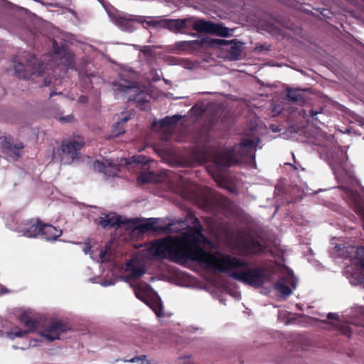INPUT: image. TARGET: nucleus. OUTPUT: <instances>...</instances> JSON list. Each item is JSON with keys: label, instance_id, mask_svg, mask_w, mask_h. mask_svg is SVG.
<instances>
[{"label": "nucleus", "instance_id": "41", "mask_svg": "<svg viewBox=\"0 0 364 364\" xmlns=\"http://www.w3.org/2000/svg\"><path fill=\"white\" fill-rule=\"evenodd\" d=\"M3 290H4V288H1V291H0V294H2V293H4V292Z\"/></svg>", "mask_w": 364, "mask_h": 364}, {"label": "nucleus", "instance_id": "30", "mask_svg": "<svg viewBox=\"0 0 364 364\" xmlns=\"http://www.w3.org/2000/svg\"><path fill=\"white\" fill-rule=\"evenodd\" d=\"M58 119L63 123L72 122L74 120V116L73 114H69L66 117H60Z\"/></svg>", "mask_w": 364, "mask_h": 364}, {"label": "nucleus", "instance_id": "12", "mask_svg": "<svg viewBox=\"0 0 364 364\" xmlns=\"http://www.w3.org/2000/svg\"><path fill=\"white\" fill-rule=\"evenodd\" d=\"M93 166L95 171L103 173L107 177L116 176L119 171L117 164L109 159H104L102 161H97Z\"/></svg>", "mask_w": 364, "mask_h": 364}, {"label": "nucleus", "instance_id": "28", "mask_svg": "<svg viewBox=\"0 0 364 364\" xmlns=\"http://www.w3.org/2000/svg\"><path fill=\"white\" fill-rule=\"evenodd\" d=\"M23 148V146L21 143H19L14 146L10 145L9 146H8L9 151H11L12 154H14L16 156H20V150Z\"/></svg>", "mask_w": 364, "mask_h": 364}, {"label": "nucleus", "instance_id": "42", "mask_svg": "<svg viewBox=\"0 0 364 364\" xmlns=\"http://www.w3.org/2000/svg\"><path fill=\"white\" fill-rule=\"evenodd\" d=\"M316 113H314V112H311V116H314Z\"/></svg>", "mask_w": 364, "mask_h": 364}, {"label": "nucleus", "instance_id": "25", "mask_svg": "<svg viewBox=\"0 0 364 364\" xmlns=\"http://www.w3.org/2000/svg\"><path fill=\"white\" fill-rule=\"evenodd\" d=\"M129 362L139 363V364H157L156 363H153L151 360H148L146 355L133 358L129 360Z\"/></svg>", "mask_w": 364, "mask_h": 364}, {"label": "nucleus", "instance_id": "20", "mask_svg": "<svg viewBox=\"0 0 364 364\" xmlns=\"http://www.w3.org/2000/svg\"><path fill=\"white\" fill-rule=\"evenodd\" d=\"M130 119L131 114H127L125 117H122L119 122L116 123V124L113 127V135L114 136L123 134L125 132L124 124Z\"/></svg>", "mask_w": 364, "mask_h": 364}, {"label": "nucleus", "instance_id": "34", "mask_svg": "<svg viewBox=\"0 0 364 364\" xmlns=\"http://www.w3.org/2000/svg\"><path fill=\"white\" fill-rule=\"evenodd\" d=\"M87 97L82 95L78 98V102L80 103H85L87 102Z\"/></svg>", "mask_w": 364, "mask_h": 364}, {"label": "nucleus", "instance_id": "10", "mask_svg": "<svg viewBox=\"0 0 364 364\" xmlns=\"http://www.w3.org/2000/svg\"><path fill=\"white\" fill-rule=\"evenodd\" d=\"M82 144L75 140L68 141L63 144L61 147V161L64 164H70L77 156Z\"/></svg>", "mask_w": 364, "mask_h": 364}, {"label": "nucleus", "instance_id": "23", "mask_svg": "<svg viewBox=\"0 0 364 364\" xmlns=\"http://www.w3.org/2000/svg\"><path fill=\"white\" fill-rule=\"evenodd\" d=\"M157 219L149 218L146 223L139 226V229L141 232H144L150 230H156V223Z\"/></svg>", "mask_w": 364, "mask_h": 364}, {"label": "nucleus", "instance_id": "2", "mask_svg": "<svg viewBox=\"0 0 364 364\" xmlns=\"http://www.w3.org/2000/svg\"><path fill=\"white\" fill-rule=\"evenodd\" d=\"M124 269L127 274L122 277V279L133 288L136 297L150 306L158 317L162 316L161 300L158 296L152 297L151 287L146 283H134V280L144 274L146 269L144 264L139 259L133 258L125 264Z\"/></svg>", "mask_w": 364, "mask_h": 364}, {"label": "nucleus", "instance_id": "13", "mask_svg": "<svg viewBox=\"0 0 364 364\" xmlns=\"http://www.w3.org/2000/svg\"><path fill=\"white\" fill-rule=\"evenodd\" d=\"M263 251V245L257 239L247 237L241 244V252L244 255L258 254Z\"/></svg>", "mask_w": 364, "mask_h": 364}, {"label": "nucleus", "instance_id": "31", "mask_svg": "<svg viewBox=\"0 0 364 364\" xmlns=\"http://www.w3.org/2000/svg\"><path fill=\"white\" fill-rule=\"evenodd\" d=\"M83 252H85V255H90V257H91V253H92L93 255L95 253V251L91 250V247L89 244L85 245V246L83 247Z\"/></svg>", "mask_w": 364, "mask_h": 364}, {"label": "nucleus", "instance_id": "5", "mask_svg": "<svg viewBox=\"0 0 364 364\" xmlns=\"http://www.w3.org/2000/svg\"><path fill=\"white\" fill-rule=\"evenodd\" d=\"M34 61V56L28 53L15 57L13 60L15 75L19 78L36 80V82L40 83L39 86H48L51 80L48 77H43L46 68L43 65H36Z\"/></svg>", "mask_w": 364, "mask_h": 364}, {"label": "nucleus", "instance_id": "32", "mask_svg": "<svg viewBox=\"0 0 364 364\" xmlns=\"http://www.w3.org/2000/svg\"><path fill=\"white\" fill-rule=\"evenodd\" d=\"M146 23L148 25L152 26H159L161 27L160 21H156L154 19H150L149 21H146Z\"/></svg>", "mask_w": 364, "mask_h": 364}, {"label": "nucleus", "instance_id": "37", "mask_svg": "<svg viewBox=\"0 0 364 364\" xmlns=\"http://www.w3.org/2000/svg\"><path fill=\"white\" fill-rule=\"evenodd\" d=\"M140 156H138L137 159H135L134 161L137 163H145L146 161H144L142 160H139Z\"/></svg>", "mask_w": 364, "mask_h": 364}, {"label": "nucleus", "instance_id": "1", "mask_svg": "<svg viewBox=\"0 0 364 364\" xmlns=\"http://www.w3.org/2000/svg\"><path fill=\"white\" fill-rule=\"evenodd\" d=\"M202 228L168 237L147 244L144 249L149 257L168 259L173 262L191 259L207 269L228 274L233 279L252 287L262 286L265 275L261 269H250L242 261L220 252H207L200 247L205 240Z\"/></svg>", "mask_w": 364, "mask_h": 364}, {"label": "nucleus", "instance_id": "14", "mask_svg": "<svg viewBox=\"0 0 364 364\" xmlns=\"http://www.w3.org/2000/svg\"><path fill=\"white\" fill-rule=\"evenodd\" d=\"M112 22L118 26L121 30L132 32L136 29L134 26L135 20L129 16L124 14H118L112 17Z\"/></svg>", "mask_w": 364, "mask_h": 364}, {"label": "nucleus", "instance_id": "18", "mask_svg": "<svg viewBox=\"0 0 364 364\" xmlns=\"http://www.w3.org/2000/svg\"><path fill=\"white\" fill-rule=\"evenodd\" d=\"M62 234V230L57 229L51 225L41 224V234L46 240H55Z\"/></svg>", "mask_w": 364, "mask_h": 364}, {"label": "nucleus", "instance_id": "16", "mask_svg": "<svg viewBox=\"0 0 364 364\" xmlns=\"http://www.w3.org/2000/svg\"><path fill=\"white\" fill-rule=\"evenodd\" d=\"M190 18L183 19H164L160 21L161 27L168 28L173 32H180L188 26Z\"/></svg>", "mask_w": 364, "mask_h": 364}, {"label": "nucleus", "instance_id": "8", "mask_svg": "<svg viewBox=\"0 0 364 364\" xmlns=\"http://www.w3.org/2000/svg\"><path fill=\"white\" fill-rule=\"evenodd\" d=\"M193 28L198 32H204L215 34L221 37H228L231 31L227 27L220 23H215L203 19H198L194 21Z\"/></svg>", "mask_w": 364, "mask_h": 364}, {"label": "nucleus", "instance_id": "26", "mask_svg": "<svg viewBox=\"0 0 364 364\" xmlns=\"http://www.w3.org/2000/svg\"><path fill=\"white\" fill-rule=\"evenodd\" d=\"M153 179V174L151 173H142L137 178L139 183L144 184L151 181Z\"/></svg>", "mask_w": 364, "mask_h": 364}, {"label": "nucleus", "instance_id": "36", "mask_svg": "<svg viewBox=\"0 0 364 364\" xmlns=\"http://www.w3.org/2000/svg\"><path fill=\"white\" fill-rule=\"evenodd\" d=\"M56 45H57L56 42L54 41L53 42L54 52H55V54H59L60 53V50H59L58 48H56Z\"/></svg>", "mask_w": 364, "mask_h": 364}, {"label": "nucleus", "instance_id": "21", "mask_svg": "<svg viewBox=\"0 0 364 364\" xmlns=\"http://www.w3.org/2000/svg\"><path fill=\"white\" fill-rule=\"evenodd\" d=\"M287 91V97L291 100L299 103H303L304 102V97L299 90L288 88Z\"/></svg>", "mask_w": 364, "mask_h": 364}, {"label": "nucleus", "instance_id": "40", "mask_svg": "<svg viewBox=\"0 0 364 364\" xmlns=\"http://www.w3.org/2000/svg\"><path fill=\"white\" fill-rule=\"evenodd\" d=\"M70 100H75V97H74L73 96H71V97H70Z\"/></svg>", "mask_w": 364, "mask_h": 364}, {"label": "nucleus", "instance_id": "11", "mask_svg": "<svg viewBox=\"0 0 364 364\" xmlns=\"http://www.w3.org/2000/svg\"><path fill=\"white\" fill-rule=\"evenodd\" d=\"M297 279L293 275L292 272H289L287 277L282 279L276 284V289L284 296L291 294L292 291L296 288Z\"/></svg>", "mask_w": 364, "mask_h": 364}, {"label": "nucleus", "instance_id": "7", "mask_svg": "<svg viewBox=\"0 0 364 364\" xmlns=\"http://www.w3.org/2000/svg\"><path fill=\"white\" fill-rule=\"evenodd\" d=\"M135 79L134 72H124L118 80L113 82V87L115 92L131 94L129 101H134L139 107L145 109L151 97L144 88L136 85Z\"/></svg>", "mask_w": 364, "mask_h": 364}, {"label": "nucleus", "instance_id": "38", "mask_svg": "<svg viewBox=\"0 0 364 364\" xmlns=\"http://www.w3.org/2000/svg\"><path fill=\"white\" fill-rule=\"evenodd\" d=\"M350 323H353L355 326H362V323H360L351 322V321H350Z\"/></svg>", "mask_w": 364, "mask_h": 364}, {"label": "nucleus", "instance_id": "3", "mask_svg": "<svg viewBox=\"0 0 364 364\" xmlns=\"http://www.w3.org/2000/svg\"><path fill=\"white\" fill-rule=\"evenodd\" d=\"M19 321L27 329L21 330L16 326L6 333L7 337L13 340L16 338L23 337L28 333L36 332L41 336V340L33 339L30 342V347L38 346L40 341L51 342L58 340L60 338V333L66 330L65 326L60 322H53L45 328H41L36 321L26 314H22Z\"/></svg>", "mask_w": 364, "mask_h": 364}, {"label": "nucleus", "instance_id": "4", "mask_svg": "<svg viewBox=\"0 0 364 364\" xmlns=\"http://www.w3.org/2000/svg\"><path fill=\"white\" fill-rule=\"evenodd\" d=\"M334 257L348 259L344 274L350 283L358 285L364 282V247L336 244L333 250Z\"/></svg>", "mask_w": 364, "mask_h": 364}, {"label": "nucleus", "instance_id": "15", "mask_svg": "<svg viewBox=\"0 0 364 364\" xmlns=\"http://www.w3.org/2000/svg\"><path fill=\"white\" fill-rule=\"evenodd\" d=\"M41 223L38 220H28L19 227V232L27 237H36L41 234Z\"/></svg>", "mask_w": 364, "mask_h": 364}, {"label": "nucleus", "instance_id": "19", "mask_svg": "<svg viewBox=\"0 0 364 364\" xmlns=\"http://www.w3.org/2000/svg\"><path fill=\"white\" fill-rule=\"evenodd\" d=\"M328 319H333L336 321V323H333L335 328L338 330L341 333L350 337L351 336V330L348 325L346 323H343L341 321H338V315L334 313H329L327 316Z\"/></svg>", "mask_w": 364, "mask_h": 364}, {"label": "nucleus", "instance_id": "17", "mask_svg": "<svg viewBox=\"0 0 364 364\" xmlns=\"http://www.w3.org/2000/svg\"><path fill=\"white\" fill-rule=\"evenodd\" d=\"M95 221L98 225L107 229L119 225L121 223L119 216L112 213L101 216Z\"/></svg>", "mask_w": 364, "mask_h": 364}, {"label": "nucleus", "instance_id": "39", "mask_svg": "<svg viewBox=\"0 0 364 364\" xmlns=\"http://www.w3.org/2000/svg\"><path fill=\"white\" fill-rule=\"evenodd\" d=\"M68 65L69 67H72V66L73 65V60L69 61V62H68Z\"/></svg>", "mask_w": 364, "mask_h": 364}, {"label": "nucleus", "instance_id": "24", "mask_svg": "<svg viewBox=\"0 0 364 364\" xmlns=\"http://www.w3.org/2000/svg\"><path fill=\"white\" fill-rule=\"evenodd\" d=\"M181 118V116L174 115L172 117H166L164 118L161 121V126H169L175 124L179 119Z\"/></svg>", "mask_w": 364, "mask_h": 364}, {"label": "nucleus", "instance_id": "33", "mask_svg": "<svg viewBox=\"0 0 364 364\" xmlns=\"http://www.w3.org/2000/svg\"><path fill=\"white\" fill-rule=\"evenodd\" d=\"M179 362H183V364H193V363L189 357L181 358L179 359Z\"/></svg>", "mask_w": 364, "mask_h": 364}, {"label": "nucleus", "instance_id": "9", "mask_svg": "<svg viewBox=\"0 0 364 364\" xmlns=\"http://www.w3.org/2000/svg\"><path fill=\"white\" fill-rule=\"evenodd\" d=\"M212 46H220L230 45L228 51L227 58L230 60H238L241 58L243 44L235 41H227L224 39H211L208 42Z\"/></svg>", "mask_w": 364, "mask_h": 364}, {"label": "nucleus", "instance_id": "6", "mask_svg": "<svg viewBox=\"0 0 364 364\" xmlns=\"http://www.w3.org/2000/svg\"><path fill=\"white\" fill-rule=\"evenodd\" d=\"M259 142L251 139H243L240 144L232 149H225L217 154L214 159L215 163L220 166H230L240 162L243 158L255 159L256 146Z\"/></svg>", "mask_w": 364, "mask_h": 364}, {"label": "nucleus", "instance_id": "29", "mask_svg": "<svg viewBox=\"0 0 364 364\" xmlns=\"http://www.w3.org/2000/svg\"><path fill=\"white\" fill-rule=\"evenodd\" d=\"M134 46L135 48L139 49L141 52H142L147 56L151 57L153 55L152 48L150 46H145L141 47V46H139L136 45H134Z\"/></svg>", "mask_w": 364, "mask_h": 364}, {"label": "nucleus", "instance_id": "22", "mask_svg": "<svg viewBox=\"0 0 364 364\" xmlns=\"http://www.w3.org/2000/svg\"><path fill=\"white\" fill-rule=\"evenodd\" d=\"M109 251V248L107 247H105V249H102L99 251L98 255H95L92 253H91V258L93 260H95L97 262H106L107 259V252Z\"/></svg>", "mask_w": 364, "mask_h": 364}, {"label": "nucleus", "instance_id": "35", "mask_svg": "<svg viewBox=\"0 0 364 364\" xmlns=\"http://www.w3.org/2000/svg\"><path fill=\"white\" fill-rule=\"evenodd\" d=\"M114 284V282H107V281H105V282H103L102 283V285L104 286V287H108V286H111V285H113Z\"/></svg>", "mask_w": 364, "mask_h": 364}, {"label": "nucleus", "instance_id": "27", "mask_svg": "<svg viewBox=\"0 0 364 364\" xmlns=\"http://www.w3.org/2000/svg\"><path fill=\"white\" fill-rule=\"evenodd\" d=\"M198 43L196 41H178L176 43V46L179 50H184L187 47H191L192 45Z\"/></svg>", "mask_w": 364, "mask_h": 364}]
</instances>
